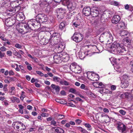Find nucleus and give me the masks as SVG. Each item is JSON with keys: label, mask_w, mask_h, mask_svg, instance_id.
<instances>
[{"label": "nucleus", "mask_w": 133, "mask_h": 133, "mask_svg": "<svg viewBox=\"0 0 133 133\" xmlns=\"http://www.w3.org/2000/svg\"><path fill=\"white\" fill-rule=\"evenodd\" d=\"M112 50L115 53L123 55L127 53V50L123 45H121L117 42H115L112 44L111 47Z\"/></svg>", "instance_id": "f257e3e1"}, {"label": "nucleus", "mask_w": 133, "mask_h": 133, "mask_svg": "<svg viewBox=\"0 0 133 133\" xmlns=\"http://www.w3.org/2000/svg\"><path fill=\"white\" fill-rule=\"evenodd\" d=\"M56 12L58 20L60 21L64 17V15L66 13V11L64 9L60 8L57 9Z\"/></svg>", "instance_id": "f03ea898"}, {"label": "nucleus", "mask_w": 133, "mask_h": 133, "mask_svg": "<svg viewBox=\"0 0 133 133\" xmlns=\"http://www.w3.org/2000/svg\"><path fill=\"white\" fill-rule=\"evenodd\" d=\"M71 38L76 42H78L82 41L83 38V36L79 33L75 32L72 36Z\"/></svg>", "instance_id": "7ed1b4c3"}, {"label": "nucleus", "mask_w": 133, "mask_h": 133, "mask_svg": "<svg viewBox=\"0 0 133 133\" xmlns=\"http://www.w3.org/2000/svg\"><path fill=\"white\" fill-rule=\"evenodd\" d=\"M36 20L39 22L43 23L46 22L48 19L46 15L44 14H39L36 17Z\"/></svg>", "instance_id": "20e7f679"}, {"label": "nucleus", "mask_w": 133, "mask_h": 133, "mask_svg": "<svg viewBox=\"0 0 133 133\" xmlns=\"http://www.w3.org/2000/svg\"><path fill=\"white\" fill-rule=\"evenodd\" d=\"M91 9L89 6H85L83 10V13L85 16H88L90 15L91 14Z\"/></svg>", "instance_id": "39448f33"}, {"label": "nucleus", "mask_w": 133, "mask_h": 133, "mask_svg": "<svg viewBox=\"0 0 133 133\" xmlns=\"http://www.w3.org/2000/svg\"><path fill=\"white\" fill-rule=\"evenodd\" d=\"M106 114L103 112H100L96 114L95 115L96 118L97 120H104Z\"/></svg>", "instance_id": "423d86ee"}, {"label": "nucleus", "mask_w": 133, "mask_h": 133, "mask_svg": "<svg viewBox=\"0 0 133 133\" xmlns=\"http://www.w3.org/2000/svg\"><path fill=\"white\" fill-rule=\"evenodd\" d=\"M91 14L93 17H96L99 14L98 9L97 8L93 7L91 10Z\"/></svg>", "instance_id": "0eeeda50"}, {"label": "nucleus", "mask_w": 133, "mask_h": 133, "mask_svg": "<svg viewBox=\"0 0 133 133\" xmlns=\"http://www.w3.org/2000/svg\"><path fill=\"white\" fill-rule=\"evenodd\" d=\"M61 54L59 55H54L53 57L54 62L56 63H61L62 62L61 57Z\"/></svg>", "instance_id": "6e6552de"}, {"label": "nucleus", "mask_w": 133, "mask_h": 133, "mask_svg": "<svg viewBox=\"0 0 133 133\" xmlns=\"http://www.w3.org/2000/svg\"><path fill=\"white\" fill-rule=\"evenodd\" d=\"M33 19L30 20L28 21L27 24L28 27L31 30H35V24L34 23Z\"/></svg>", "instance_id": "1a4fd4ad"}, {"label": "nucleus", "mask_w": 133, "mask_h": 133, "mask_svg": "<svg viewBox=\"0 0 133 133\" xmlns=\"http://www.w3.org/2000/svg\"><path fill=\"white\" fill-rule=\"evenodd\" d=\"M16 18L17 20L19 21H23L24 18L23 13L22 12H19L16 15Z\"/></svg>", "instance_id": "9d476101"}, {"label": "nucleus", "mask_w": 133, "mask_h": 133, "mask_svg": "<svg viewBox=\"0 0 133 133\" xmlns=\"http://www.w3.org/2000/svg\"><path fill=\"white\" fill-rule=\"evenodd\" d=\"M120 19V18L119 15H115L112 18L111 21L112 23L116 24L118 22Z\"/></svg>", "instance_id": "9b49d317"}, {"label": "nucleus", "mask_w": 133, "mask_h": 133, "mask_svg": "<svg viewBox=\"0 0 133 133\" xmlns=\"http://www.w3.org/2000/svg\"><path fill=\"white\" fill-rule=\"evenodd\" d=\"M129 85V83L128 81L127 80H121V87L123 88H127Z\"/></svg>", "instance_id": "f8f14e48"}, {"label": "nucleus", "mask_w": 133, "mask_h": 133, "mask_svg": "<svg viewBox=\"0 0 133 133\" xmlns=\"http://www.w3.org/2000/svg\"><path fill=\"white\" fill-rule=\"evenodd\" d=\"M40 37V35L38 36V38L40 39V43L41 44L45 45L49 41L48 39H46L44 37L41 38Z\"/></svg>", "instance_id": "ddd939ff"}, {"label": "nucleus", "mask_w": 133, "mask_h": 133, "mask_svg": "<svg viewBox=\"0 0 133 133\" xmlns=\"http://www.w3.org/2000/svg\"><path fill=\"white\" fill-rule=\"evenodd\" d=\"M12 126L14 128L17 130L21 126L20 122H14L12 124Z\"/></svg>", "instance_id": "4468645a"}, {"label": "nucleus", "mask_w": 133, "mask_h": 133, "mask_svg": "<svg viewBox=\"0 0 133 133\" xmlns=\"http://www.w3.org/2000/svg\"><path fill=\"white\" fill-rule=\"evenodd\" d=\"M62 61L66 62L69 60L67 54L65 53H61Z\"/></svg>", "instance_id": "2eb2a0df"}, {"label": "nucleus", "mask_w": 133, "mask_h": 133, "mask_svg": "<svg viewBox=\"0 0 133 133\" xmlns=\"http://www.w3.org/2000/svg\"><path fill=\"white\" fill-rule=\"evenodd\" d=\"M104 35L106 36L107 38L108 41H111L113 40L112 36L109 32L105 33Z\"/></svg>", "instance_id": "dca6fc26"}, {"label": "nucleus", "mask_w": 133, "mask_h": 133, "mask_svg": "<svg viewBox=\"0 0 133 133\" xmlns=\"http://www.w3.org/2000/svg\"><path fill=\"white\" fill-rule=\"evenodd\" d=\"M60 37V34L58 33H55L52 34V37L50 39V42L51 40H55L57 39V38H59Z\"/></svg>", "instance_id": "f3484780"}, {"label": "nucleus", "mask_w": 133, "mask_h": 133, "mask_svg": "<svg viewBox=\"0 0 133 133\" xmlns=\"http://www.w3.org/2000/svg\"><path fill=\"white\" fill-rule=\"evenodd\" d=\"M118 130L119 131L122 133H125V132L126 126L125 125H123V126H121L117 128Z\"/></svg>", "instance_id": "a211bd4d"}, {"label": "nucleus", "mask_w": 133, "mask_h": 133, "mask_svg": "<svg viewBox=\"0 0 133 133\" xmlns=\"http://www.w3.org/2000/svg\"><path fill=\"white\" fill-rule=\"evenodd\" d=\"M131 96L130 94L128 92H126L121 94L120 95V97L123 98H126L128 99L129 98V97Z\"/></svg>", "instance_id": "6ab92c4d"}, {"label": "nucleus", "mask_w": 133, "mask_h": 133, "mask_svg": "<svg viewBox=\"0 0 133 133\" xmlns=\"http://www.w3.org/2000/svg\"><path fill=\"white\" fill-rule=\"evenodd\" d=\"M51 87L53 89L55 90L56 92H58L59 91L60 87L58 85L52 84H51Z\"/></svg>", "instance_id": "aec40b11"}, {"label": "nucleus", "mask_w": 133, "mask_h": 133, "mask_svg": "<svg viewBox=\"0 0 133 133\" xmlns=\"http://www.w3.org/2000/svg\"><path fill=\"white\" fill-rule=\"evenodd\" d=\"M56 49H58L59 52L62 51L64 48V46H63L62 44L60 43L58 45L56 46Z\"/></svg>", "instance_id": "412c9836"}, {"label": "nucleus", "mask_w": 133, "mask_h": 133, "mask_svg": "<svg viewBox=\"0 0 133 133\" xmlns=\"http://www.w3.org/2000/svg\"><path fill=\"white\" fill-rule=\"evenodd\" d=\"M66 24L64 22H62L59 25V29L61 30H62L65 29V27Z\"/></svg>", "instance_id": "4be33fe9"}, {"label": "nucleus", "mask_w": 133, "mask_h": 133, "mask_svg": "<svg viewBox=\"0 0 133 133\" xmlns=\"http://www.w3.org/2000/svg\"><path fill=\"white\" fill-rule=\"evenodd\" d=\"M118 25L119 28L120 27V28L121 29H125L126 26L125 23L123 22H120L118 24Z\"/></svg>", "instance_id": "5701e85b"}, {"label": "nucleus", "mask_w": 133, "mask_h": 133, "mask_svg": "<svg viewBox=\"0 0 133 133\" xmlns=\"http://www.w3.org/2000/svg\"><path fill=\"white\" fill-rule=\"evenodd\" d=\"M81 68L79 66H77L75 69H74L73 72L76 73H78L81 72Z\"/></svg>", "instance_id": "b1692460"}, {"label": "nucleus", "mask_w": 133, "mask_h": 133, "mask_svg": "<svg viewBox=\"0 0 133 133\" xmlns=\"http://www.w3.org/2000/svg\"><path fill=\"white\" fill-rule=\"evenodd\" d=\"M61 79L60 78L56 76H54L53 78V81L59 83Z\"/></svg>", "instance_id": "393cba45"}, {"label": "nucleus", "mask_w": 133, "mask_h": 133, "mask_svg": "<svg viewBox=\"0 0 133 133\" xmlns=\"http://www.w3.org/2000/svg\"><path fill=\"white\" fill-rule=\"evenodd\" d=\"M120 34L121 36H124L129 34V33L126 30H123L121 31Z\"/></svg>", "instance_id": "a878e982"}, {"label": "nucleus", "mask_w": 133, "mask_h": 133, "mask_svg": "<svg viewBox=\"0 0 133 133\" xmlns=\"http://www.w3.org/2000/svg\"><path fill=\"white\" fill-rule=\"evenodd\" d=\"M60 84L62 85H64L66 86L68 85H69V83L63 79H61L60 83Z\"/></svg>", "instance_id": "bb28decb"}, {"label": "nucleus", "mask_w": 133, "mask_h": 133, "mask_svg": "<svg viewBox=\"0 0 133 133\" xmlns=\"http://www.w3.org/2000/svg\"><path fill=\"white\" fill-rule=\"evenodd\" d=\"M110 4L116 6H118L119 5V2L114 1H110L109 2Z\"/></svg>", "instance_id": "cd10ccee"}, {"label": "nucleus", "mask_w": 133, "mask_h": 133, "mask_svg": "<svg viewBox=\"0 0 133 133\" xmlns=\"http://www.w3.org/2000/svg\"><path fill=\"white\" fill-rule=\"evenodd\" d=\"M56 133H64V131L61 128L58 127L55 130Z\"/></svg>", "instance_id": "c85d7f7f"}, {"label": "nucleus", "mask_w": 133, "mask_h": 133, "mask_svg": "<svg viewBox=\"0 0 133 133\" xmlns=\"http://www.w3.org/2000/svg\"><path fill=\"white\" fill-rule=\"evenodd\" d=\"M13 54L15 56H17L18 58H21L22 56L20 54L17 52V51L15 49L13 50Z\"/></svg>", "instance_id": "c756f323"}, {"label": "nucleus", "mask_w": 133, "mask_h": 133, "mask_svg": "<svg viewBox=\"0 0 133 133\" xmlns=\"http://www.w3.org/2000/svg\"><path fill=\"white\" fill-rule=\"evenodd\" d=\"M5 35L3 32H0V38L3 41H6V38L4 37Z\"/></svg>", "instance_id": "7c9ffc66"}, {"label": "nucleus", "mask_w": 133, "mask_h": 133, "mask_svg": "<svg viewBox=\"0 0 133 133\" xmlns=\"http://www.w3.org/2000/svg\"><path fill=\"white\" fill-rule=\"evenodd\" d=\"M77 66L76 63H72L70 66V69L72 71H73L74 69H75L76 66Z\"/></svg>", "instance_id": "2f4dec72"}, {"label": "nucleus", "mask_w": 133, "mask_h": 133, "mask_svg": "<svg viewBox=\"0 0 133 133\" xmlns=\"http://www.w3.org/2000/svg\"><path fill=\"white\" fill-rule=\"evenodd\" d=\"M18 107L19 109L18 110L19 112L21 114H23V109L24 108V107L22 106L21 104L18 105Z\"/></svg>", "instance_id": "473e14b6"}, {"label": "nucleus", "mask_w": 133, "mask_h": 133, "mask_svg": "<svg viewBox=\"0 0 133 133\" xmlns=\"http://www.w3.org/2000/svg\"><path fill=\"white\" fill-rule=\"evenodd\" d=\"M93 73L91 72H89L87 73V77L89 79H90L92 80V79H94L92 76Z\"/></svg>", "instance_id": "72a5a7b5"}, {"label": "nucleus", "mask_w": 133, "mask_h": 133, "mask_svg": "<svg viewBox=\"0 0 133 133\" xmlns=\"http://www.w3.org/2000/svg\"><path fill=\"white\" fill-rule=\"evenodd\" d=\"M62 3L63 5L66 6L69 4V0H62Z\"/></svg>", "instance_id": "f704fd0d"}, {"label": "nucleus", "mask_w": 133, "mask_h": 133, "mask_svg": "<svg viewBox=\"0 0 133 133\" xmlns=\"http://www.w3.org/2000/svg\"><path fill=\"white\" fill-rule=\"evenodd\" d=\"M92 76H93L94 79H92V80L93 81H97L99 79V76L97 74L93 73Z\"/></svg>", "instance_id": "c9c22d12"}, {"label": "nucleus", "mask_w": 133, "mask_h": 133, "mask_svg": "<svg viewBox=\"0 0 133 133\" xmlns=\"http://www.w3.org/2000/svg\"><path fill=\"white\" fill-rule=\"evenodd\" d=\"M6 0H0V8L4 6L6 3Z\"/></svg>", "instance_id": "e433bc0d"}, {"label": "nucleus", "mask_w": 133, "mask_h": 133, "mask_svg": "<svg viewBox=\"0 0 133 133\" xmlns=\"http://www.w3.org/2000/svg\"><path fill=\"white\" fill-rule=\"evenodd\" d=\"M33 22H34L33 23L35 24V27L38 25H40V23H41L38 22V21H37L36 20H36L35 19H33Z\"/></svg>", "instance_id": "4c0bfd02"}, {"label": "nucleus", "mask_w": 133, "mask_h": 133, "mask_svg": "<svg viewBox=\"0 0 133 133\" xmlns=\"http://www.w3.org/2000/svg\"><path fill=\"white\" fill-rule=\"evenodd\" d=\"M15 88L14 87H11L9 89V92L11 93V95H13L14 94V91L15 89Z\"/></svg>", "instance_id": "58836bf2"}, {"label": "nucleus", "mask_w": 133, "mask_h": 133, "mask_svg": "<svg viewBox=\"0 0 133 133\" xmlns=\"http://www.w3.org/2000/svg\"><path fill=\"white\" fill-rule=\"evenodd\" d=\"M69 91L76 94H77L78 93V92L75 89L72 88L70 89Z\"/></svg>", "instance_id": "ea45409f"}, {"label": "nucleus", "mask_w": 133, "mask_h": 133, "mask_svg": "<svg viewBox=\"0 0 133 133\" xmlns=\"http://www.w3.org/2000/svg\"><path fill=\"white\" fill-rule=\"evenodd\" d=\"M21 126L20 130L23 131L25 129V126L24 125L22 122H20Z\"/></svg>", "instance_id": "a19ab883"}, {"label": "nucleus", "mask_w": 133, "mask_h": 133, "mask_svg": "<svg viewBox=\"0 0 133 133\" xmlns=\"http://www.w3.org/2000/svg\"><path fill=\"white\" fill-rule=\"evenodd\" d=\"M104 120L105 122H109L110 121V119L109 117L106 115Z\"/></svg>", "instance_id": "79ce46f5"}, {"label": "nucleus", "mask_w": 133, "mask_h": 133, "mask_svg": "<svg viewBox=\"0 0 133 133\" xmlns=\"http://www.w3.org/2000/svg\"><path fill=\"white\" fill-rule=\"evenodd\" d=\"M57 117L58 119H62L64 118L65 117L64 115L59 114H58L57 115Z\"/></svg>", "instance_id": "37998d69"}, {"label": "nucleus", "mask_w": 133, "mask_h": 133, "mask_svg": "<svg viewBox=\"0 0 133 133\" xmlns=\"http://www.w3.org/2000/svg\"><path fill=\"white\" fill-rule=\"evenodd\" d=\"M80 88L81 89H84L86 90H88V89L87 87L85 86V85L83 84H82L80 86Z\"/></svg>", "instance_id": "c03bdc74"}, {"label": "nucleus", "mask_w": 133, "mask_h": 133, "mask_svg": "<svg viewBox=\"0 0 133 133\" xmlns=\"http://www.w3.org/2000/svg\"><path fill=\"white\" fill-rule=\"evenodd\" d=\"M122 80H124L125 81L129 80V78L128 76L126 75H123L122 77Z\"/></svg>", "instance_id": "a18cd8bd"}, {"label": "nucleus", "mask_w": 133, "mask_h": 133, "mask_svg": "<svg viewBox=\"0 0 133 133\" xmlns=\"http://www.w3.org/2000/svg\"><path fill=\"white\" fill-rule=\"evenodd\" d=\"M80 131L82 133H89L86 130L82 128L81 127V128Z\"/></svg>", "instance_id": "49530a36"}, {"label": "nucleus", "mask_w": 133, "mask_h": 133, "mask_svg": "<svg viewBox=\"0 0 133 133\" xmlns=\"http://www.w3.org/2000/svg\"><path fill=\"white\" fill-rule=\"evenodd\" d=\"M119 112L122 115H125L126 113V112L123 110H120Z\"/></svg>", "instance_id": "de8ad7c7"}, {"label": "nucleus", "mask_w": 133, "mask_h": 133, "mask_svg": "<svg viewBox=\"0 0 133 133\" xmlns=\"http://www.w3.org/2000/svg\"><path fill=\"white\" fill-rule=\"evenodd\" d=\"M66 104H67L66 105L68 106L71 107H76V106L74 104L72 103H67Z\"/></svg>", "instance_id": "09e8293b"}, {"label": "nucleus", "mask_w": 133, "mask_h": 133, "mask_svg": "<svg viewBox=\"0 0 133 133\" xmlns=\"http://www.w3.org/2000/svg\"><path fill=\"white\" fill-rule=\"evenodd\" d=\"M36 72L41 77L43 76H44V74L40 71H36Z\"/></svg>", "instance_id": "8fccbe9b"}, {"label": "nucleus", "mask_w": 133, "mask_h": 133, "mask_svg": "<svg viewBox=\"0 0 133 133\" xmlns=\"http://www.w3.org/2000/svg\"><path fill=\"white\" fill-rule=\"evenodd\" d=\"M49 114L46 113H42L41 115L43 117H48L49 116Z\"/></svg>", "instance_id": "3c124183"}, {"label": "nucleus", "mask_w": 133, "mask_h": 133, "mask_svg": "<svg viewBox=\"0 0 133 133\" xmlns=\"http://www.w3.org/2000/svg\"><path fill=\"white\" fill-rule=\"evenodd\" d=\"M15 46L18 49H21L22 47V46L19 44H16L15 45Z\"/></svg>", "instance_id": "603ef678"}, {"label": "nucleus", "mask_w": 133, "mask_h": 133, "mask_svg": "<svg viewBox=\"0 0 133 133\" xmlns=\"http://www.w3.org/2000/svg\"><path fill=\"white\" fill-rule=\"evenodd\" d=\"M56 122L54 120L52 121L51 122V124L53 125L54 126H56Z\"/></svg>", "instance_id": "864d4df0"}, {"label": "nucleus", "mask_w": 133, "mask_h": 133, "mask_svg": "<svg viewBox=\"0 0 133 133\" xmlns=\"http://www.w3.org/2000/svg\"><path fill=\"white\" fill-rule=\"evenodd\" d=\"M125 41L128 44H129L130 43L131 40L128 37H127L125 38Z\"/></svg>", "instance_id": "5fc2aeb1"}, {"label": "nucleus", "mask_w": 133, "mask_h": 133, "mask_svg": "<svg viewBox=\"0 0 133 133\" xmlns=\"http://www.w3.org/2000/svg\"><path fill=\"white\" fill-rule=\"evenodd\" d=\"M0 50L2 51H5L6 50V48L4 46H2L0 48Z\"/></svg>", "instance_id": "6e6d98bb"}, {"label": "nucleus", "mask_w": 133, "mask_h": 133, "mask_svg": "<svg viewBox=\"0 0 133 133\" xmlns=\"http://www.w3.org/2000/svg\"><path fill=\"white\" fill-rule=\"evenodd\" d=\"M111 88L112 90H114L116 89V86L115 85H112L111 86Z\"/></svg>", "instance_id": "4d7b16f0"}, {"label": "nucleus", "mask_w": 133, "mask_h": 133, "mask_svg": "<svg viewBox=\"0 0 133 133\" xmlns=\"http://www.w3.org/2000/svg\"><path fill=\"white\" fill-rule=\"evenodd\" d=\"M130 5H128L127 4L124 5V8L126 10H129L130 6Z\"/></svg>", "instance_id": "13d9d810"}, {"label": "nucleus", "mask_w": 133, "mask_h": 133, "mask_svg": "<svg viewBox=\"0 0 133 133\" xmlns=\"http://www.w3.org/2000/svg\"><path fill=\"white\" fill-rule=\"evenodd\" d=\"M18 31L20 33L22 34H24L25 33H26L27 32L26 31L25 32L22 29H19Z\"/></svg>", "instance_id": "bf43d9fd"}, {"label": "nucleus", "mask_w": 133, "mask_h": 133, "mask_svg": "<svg viewBox=\"0 0 133 133\" xmlns=\"http://www.w3.org/2000/svg\"><path fill=\"white\" fill-rule=\"evenodd\" d=\"M93 85L97 88H99L98 85V82H95L93 83Z\"/></svg>", "instance_id": "052dcab7"}, {"label": "nucleus", "mask_w": 133, "mask_h": 133, "mask_svg": "<svg viewBox=\"0 0 133 133\" xmlns=\"http://www.w3.org/2000/svg\"><path fill=\"white\" fill-rule=\"evenodd\" d=\"M3 103L5 106H7L9 105L8 101L6 100H4L3 101Z\"/></svg>", "instance_id": "680f3d73"}, {"label": "nucleus", "mask_w": 133, "mask_h": 133, "mask_svg": "<svg viewBox=\"0 0 133 133\" xmlns=\"http://www.w3.org/2000/svg\"><path fill=\"white\" fill-rule=\"evenodd\" d=\"M87 91H86L85 92V93L88 95H89L90 96H92L93 95V94L91 92L87 90Z\"/></svg>", "instance_id": "e2e57ef3"}, {"label": "nucleus", "mask_w": 133, "mask_h": 133, "mask_svg": "<svg viewBox=\"0 0 133 133\" xmlns=\"http://www.w3.org/2000/svg\"><path fill=\"white\" fill-rule=\"evenodd\" d=\"M5 54L2 53L1 51H0V58H2L3 57H4Z\"/></svg>", "instance_id": "0e129e2a"}, {"label": "nucleus", "mask_w": 133, "mask_h": 133, "mask_svg": "<svg viewBox=\"0 0 133 133\" xmlns=\"http://www.w3.org/2000/svg\"><path fill=\"white\" fill-rule=\"evenodd\" d=\"M9 75L10 76H13L15 74L13 71L12 70H10L9 72Z\"/></svg>", "instance_id": "69168bd1"}, {"label": "nucleus", "mask_w": 133, "mask_h": 133, "mask_svg": "<svg viewBox=\"0 0 133 133\" xmlns=\"http://www.w3.org/2000/svg\"><path fill=\"white\" fill-rule=\"evenodd\" d=\"M48 4L51 3L53 1V0H44Z\"/></svg>", "instance_id": "338daca9"}, {"label": "nucleus", "mask_w": 133, "mask_h": 133, "mask_svg": "<svg viewBox=\"0 0 133 133\" xmlns=\"http://www.w3.org/2000/svg\"><path fill=\"white\" fill-rule=\"evenodd\" d=\"M7 54L9 56H11L12 55V52L10 51H8L6 52Z\"/></svg>", "instance_id": "774afa93"}]
</instances>
